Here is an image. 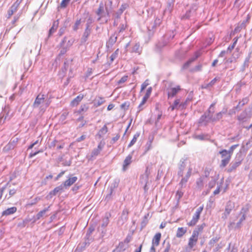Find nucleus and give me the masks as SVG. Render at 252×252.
Returning <instances> with one entry per match:
<instances>
[{
  "instance_id": "f257e3e1",
  "label": "nucleus",
  "mask_w": 252,
  "mask_h": 252,
  "mask_svg": "<svg viewBox=\"0 0 252 252\" xmlns=\"http://www.w3.org/2000/svg\"><path fill=\"white\" fill-rule=\"evenodd\" d=\"M187 160L188 158L184 157L180 159L177 164V175L179 177H182L181 180L179 183V186L181 187V188H183L186 187V183L191 176L192 171V168L190 166H189L187 168V171L185 175L184 176L185 170L187 168Z\"/></svg>"
},
{
  "instance_id": "f03ea898",
  "label": "nucleus",
  "mask_w": 252,
  "mask_h": 252,
  "mask_svg": "<svg viewBox=\"0 0 252 252\" xmlns=\"http://www.w3.org/2000/svg\"><path fill=\"white\" fill-rule=\"evenodd\" d=\"M111 217V215L109 213H106L105 216L102 220V223L100 226L97 228V231L100 232V236L101 238H103L106 232V227L109 222V218Z\"/></svg>"
},
{
  "instance_id": "7ed1b4c3",
  "label": "nucleus",
  "mask_w": 252,
  "mask_h": 252,
  "mask_svg": "<svg viewBox=\"0 0 252 252\" xmlns=\"http://www.w3.org/2000/svg\"><path fill=\"white\" fill-rule=\"evenodd\" d=\"M150 174V171L149 167H146L145 173L141 175L140 178V183L141 185H143V189L145 192H146L149 189L148 185H150L149 181V176Z\"/></svg>"
},
{
  "instance_id": "20e7f679",
  "label": "nucleus",
  "mask_w": 252,
  "mask_h": 252,
  "mask_svg": "<svg viewBox=\"0 0 252 252\" xmlns=\"http://www.w3.org/2000/svg\"><path fill=\"white\" fill-rule=\"evenodd\" d=\"M161 23V19L159 17H157L154 22H151L150 25L147 27L149 35H153L157 27L160 26Z\"/></svg>"
},
{
  "instance_id": "39448f33",
  "label": "nucleus",
  "mask_w": 252,
  "mask_h": 252,
  "mask_svg": "<svg viewBox=\"0 0 252 252\" xmlns=\"http://www.w3.org/2000/svg\"><path fill=\"white\" fill-rule=\"evenodd\" d=\"M246 220V215L243 214L239 219L237 223H235L234 222H230L228 225V228L229 229H240L243 225V222Z\"/></svg>"
},
{
  "instance_id": "423d86ee",
  "label": "nucleus",
  "mask_w": 252,
  "mask_h": 252,
  "mask_svg": "<svg viewBox=\"0 0 252 252\" xmlns=\"http://www.w3.org/2000/svg\"><path fill=\"white\" fill-rule=\"evenodd\" d=\"M212 122V115L205 112L198 120V124L200 125L206 126L210 122Z\"/></svg>"
},
{
  "instance_id": "0eeeda50",
  "label": "nucleus",
  "mask_w": 252,
  "mask_h": 252,
  "mask_svg": "<svg viewBox=\"0 0 252 252\" xmlns=\"http://www.w3.org/2000/svg\"><path fill=\"white\" fill-rule=\"evenodd\" d=\"M64 187L61 184V185L56 187L53 190L51 191L46 196L47 199H51L53 196L56 195H60L64 191Z\"/></svg>"
},
{
  "instance_id": "6e6552de",
  "label": "nucleus",
  "mask_w": 252,
  "mask_h": 252,
  "mask_svg": "<svg viewBox=\"0 0 252 252\" xmlns=\"http://www.w3.org/2000/svg\"><path fill=\"white\" fill-rule=\"evenodd\" d=\"M198 7L196 4H192L190 8L187 11L186 13L183 15L181 17L182 20H187L190 18V17L195 13Z\"/></svg>"
},
{
  "instance_id": "1a4fd4ad",
  "label": "nucleus",
  "mask_w": 252,
  "mask_h": 252,
  "mask_svg": "<svg viewBox=\"0 0 252 252\" xmlns=\"http://www.w3.org/2000/svg\"><path fill=\"white\" fill-rule=\"evenodd\" d=\"M242 163V160L236 159L235 161H232L229 165L228 168L226 169L227 172L231 173L235 171L237 168Z\"/></svg>"
},
{
  "instance_id": "9d476101",
  "label": "nucleus",
  "mask_w": 252,
  "mask_h": 252,
  "mask_svg": "<svg viewBox=\"0 0 252 252\" xmlns=\"http://www.w3.org/2000/svg\"><path fill=\"white\" fill-rule=\"evenodd\" d=\"M198 233L196 231H193L192 234L190 238L189 239L188 243L189 249L190 251L196 245L198 240Z\"/></svg>"
},
{
  "instance_id": "9b49d317",
  "label": "nucleus",
  "mask_w": 252,
  "mask_h": 252,
  "mask_svg": "<svg viewBox=\"0 0 252 252\" xmlns=\"http://www.w3.org/2000/svg\"><path fill=\"white\" fill-rule=\"evenodd\" d=\"M45 95L39 94L36 96L34 102L33 103L32 106L33 108H38L41 104L45 101Z\"/></svg>"
},
{
  "instance_id": "f8f14e48",
  "label": "nucleus",
  "mask_w": 252,
  "mask_h": 252,
  "mask_svg": "<svg viewBox=\"0 0 252 252\" xmlns=\"http://www.w3.org/2000/svg\"><path fill=\"white\" fill-rule=\"evenodd\" d=\"M128 7V5L127 3H124L122 4L120 9L116 12H114L113 14V18L115 19H119L121 18V16L127 7Z\"/></svg>"
},
{
  "instance_id": "ddd939ff",
  "label": "nucleus",
  "mask_w": 252,
  "mask_h": 252,
  "mask_svg": "<svg viewBox=\"0 0 252 252\" xmlns=\"http://www.w3.org/2000/svg\"><path fill=\"white\" fill-rule=\"evenodd\" d=\"M251 113L250 111L248 112L247 109H246L237 117V119L240 122L244 123L246 121L247 118L251 117Z\"/></svg>"
},
{
  "instance_id": "4468645a",
  "label": "nucleus",
  "mask_w": 252,
  "mask_h": 252,
  "mask_svg": "<svg viewBox=\"0 0 252 252\" xmlns=\"http://www.w3.org/2000/svg\"><path fill=\"white\" fill-rule=\"evenodd\" d=\"M17 142V138L12 139L10 142L4 147L3 150L5 152H8L13 149L16 146Z\"/></svg>"
},
{
  "instance_id": "2eb2a0df",
  "label": "nucleus",
  "mask_w": 252,
  "mask_h": 252,
  "mask_svg": "<svg viewBox=\"0 0 252 252\" xmlns=\"http://www.w3.org/2000/svg\"><path fill=\"white\" fill-rule=\"evenodd\" d=\"M180 90L181 88L179 86H178L177 87L171 88L168 89L167 95L168 99L174 97Z\"/></svg>"
},
{
  "instance_id": "dca6fc26",
  "label": "nucleus",
  "mask_w": 252,
  "mask_h": 252,
  "mask_svg": "<svg viewBox=\"0 0 252 252\" xmlns=\"http://www.w3.org/2000/svg\"><path fill=\"white\" fill-rule=\"evenodd\" d=\"M251 52L249 53L247 57L245 58L243 64L240 68V72H244L245 71L246 69L247 68H248L249 66L250 60L251 58Z\"/></svg>"
},
{
  "instance_id": "f3484780",
  "label": "nucleus",
  "mask_w": 252,
  "mask_h": 252,
  "mask_svg": "<svg viewBox=\"0 0 252 252\" xmlns=\"http://www.w3.org/2000/svg\"><path fill=\"white\" fill-rule=\"evenodd\" d=\"M234 207V204L233 202L230 201H229L227 202L226 205L225 206V212L223 213V215L225 216V218H226L227 216L229 215L230 213Z\"/></svg>"
},
{
  "instance_id": "a211bd4d",
  "label": "nucleus",
  "mask_w": 252,
  "mask_h": 252,
  "mask_svg": "<svg viewBox=\"0 0 252 252\" xmlns=\"http://www.w3.org/2000/svg\"><path fill=\"white\" fill-rule=\"evenodd\" d=\"M132 152L130 154L128 155L125 158L123 162V170L126 171L127 169V166L131 163V159L132 157Z\"/></svg>"
},
{
  "instance_id": "6ab92c4d",
  "label": "nucleus",
  "mask_w": 252,
  "mask_h": 252,
  "mask_svg": "<svg viewBox=\"0 0 252 252\" xmlns=\"http://www.w3.org/2000/svg\"><path fill=\"white\" fill-rule=\"evenodd\" d=\"M152 87H149L146 91V93L144 96L143 97L142 100L138 106V108H140L147 101L148 99L150 97L151 94L152 93Z\"/></svg>"
},
{
  "instance_id": "aec40b11",
  "label": "nucleus",
  "mask_w": 252,
  "mask_h": 252,
  "mask_svg": "<svg viewBox=\"0 0 252 252\" xmlns=\"http://www.w3.org/2000/svg\"><path fill=\"white\" fill-rule=\"evenodd\" d=\"M199 57V55L196 53L194 57L189 59L183 65L182 69H187L191 64L192 63L194 62Z\"/></svg>"
},
{
  "instance_id": "412c9836",
  "label": "nucleus",
  "mask_w": 252,
  "mask_h": 252,
  "mask_svg": "<svg viewBox=\"0 0 252 252\" xmlns=\"http://www.w3.org/2000/svg\"><path fill=\"white\" fill-rule=\"evenodd\" d=\"M77 177H70L67 180H66L63 184V185L64 187L65 188H67V187H69L72 185L74 183L76 182L77 180Z\"/></svg>"
},
{
  "instance_id": "4be33fe9",
  "label": "nucleus",
  "mask_w": 252,
  "mask_h": 252,
  "mask_svg": "<svg viewBox=\"0 0 252 252\" xmlns=\"http://www.w3.org/2000/svg\"><path fill=\"white\" fill-rule=\"evenodd\" d=\"M161 237L160 233L158 232L155 234L152 240V245L154 246H158L159 244L160 240Z\"/></svg>"
},
{
  "instance_id": "5701e85b",
  "label": "nucleus",
  "mask_w": 252,
  "mask_h": 252,
  "mask_svg": "<svg viewBox=\"0 0 252 252\" xmlns=\"http://www.w3.org/2000/svg\"><path fill=\"white\" fill-rule=\"evenodd\" d=\"M246 27V25L245 23H239L237 26L235 27L234 31L232 32L231 34L234 35L235 33L240 32L241 30L245 29Z\"/></svg>"
},
{
  "instance_id": "b1692460",
  "label": "nucleus",
  "mask_w": 252,
  "mask_h": 252,
  "mask_svg": "<svg viewBox=\"0 0 252 252\" xmlns=\"http://www.w3.org/2000/svg\"><path fill=\"white\" fill-rule=\"evenodd\" d=\"M16 211H17V208L15 207H12L11 208H9L2 212V215L7 216L14 214V213H15L16 212Z\"/></svg>"
},
{
  "instance_id": "393cba45",
  "label": "nucleus",
  "mask_w": 252,
  "mask_h": 252,
  "mask_svg": "<svg viewBox=\"0 0 252 252\" xmlns=\"http://www.w3.org/2000/svg\"><path fill=\"white\" fill-rule=\"evenodd\" d=\"M117 40V36L115 34L112 35L108 41L107 42L106 46L109 47V46L112 47L116 42Z\"/></svg>"
},
{
  "instance_id": "a878e982",
  "label": "nucleus",
  "mask_w": 252,
  "mask_h": 252,
  "mask_svg": "<svg viewBox=\"0 0 252 252\" xmlns=\"http://www.w3.org/2000/svg\"><path fill=\"white\" fill-rule=\"evenodd\" d=\"M59 22V20H57L55 21L53 24V26L50 28L49 31L48 36L50 37L56 31L57 28L58 27Z\"/></svg>"
},
{
  "instance_id": "bb28decb",
  "label": "nucleus",
  "mask_w": 252,
  "mask_h": 252,
  "mask_svg": "<svg viewBox=\"0 0 252 252\" xmlns=\"http://www.w3.org/2000/svg\"><path fill=\"white\" fill-rule=\"evenodd\" d=\"M91 31L92 30H85L81 39L82 43H85L87 41L88 38L91 33Z\"/></svg>"
},
{
  "instance_id": "cd10ccee",
  "label": "nucleus",
  "mask_w": 252,
  "mask_h": 252,
  "mask_svg": "<svg viewBox=\"0 0 252 252\" xmlns=\"http://www.w3.org/2000/svg\"><path fill=\"white\" fill-rule=\"evenodd\" d=\"M87 239L85 240V242H83L82 244H79L76 249V250H80V251H82L83 249H84L87 246L89 245L90 244V241L91 239H89V237H86Z\"/></svg>"
},
{
  "instance_id": "c85d7f7f",
  "label": "nucleus",
  "mask_w": 252,
  "mask_h": 252,
  "mask_svg": "<svg viewBox=\"0 0 252 252\" xmlns=\"http://www.w3.org/2000/svg\"><path fill=\"white\" fill-rule=\"evenodd\" d=\"M51 206V205H50L49 206H48V207L44 209L43 210H42V211H40L39 212H38L36 215V217H35V219L34 220V221H35L36 220H39L41 217H42L43 216V215L47 212L49 211V208L50 207V206Z\"/></svg>"
},
{
  "instance_id": "c756f323",
  "label": "nucleus",
  "mask_w": 252,
  "mask_h": 252,
  "mask_svg": "<svg viewBox=\"0 0 252 252\" xmlns=\"http://www.w3.org/2000/svg\"><path fill=\"white\" fill-rule=\"evenodd\" d=\"M200 216L195 214L193 216L192 220L188 223V225L189 226H193L196 224L197 222L198 221Z\"/></svg>"
},
{
  "instance_id": "7c9ffc66",
  "label": "nucleus",
  "mask_w": 252,
  "mask_h": 252,
  "mask_svg": "<svg viewBox=\"0 0 252 252\" xmlns=\"http://www.w3.org/2000/svg\"><path fill=\"white\" fill-rule=\"evenodd\" d=\"M119 53V49H117L110 56V63H108L105 65L107 67H109L113 61L118 57Z\"/></svg>"
},
{
  "instance_id": "2f4dec72",
  "label": "nucleus",
  "mask_w": 252,
  "mask_h": 252,
  "mask_svg": "<svg viewBox=\"0 0 252 252\" xmlns=\"http://www.w3.org/2000/svg\"><path fill=\"white\" fill-rule=\"evenodd\" d=\"M226 113V110H222L221 112H220L218 113L216 116L213 117L212 116V122H217L219 121L220 119H221L222 118L223 114H224Z\"/></svg>"
},
{
  "instance_id": "473e14b6",
  "label": "nucleus",
  "mask_w": 252,
  "mask_h": 252,
  "mask_svg": "<svg viewBox=\"0 0 252 252\" xmlns=\"http://www.w3.org/2000/svg\"><path fill=\"white\" fill-rule=\"evenodd\" d=\"M128 213L129 212L127 209H125L123 210L121 216V219L122 220L123 223L126 222L128 220Z\"/></svg>"
},
{
  "instance_id": "72a5a7b5",
  "label": "nucleus",
  "mask_w": 252,
  "mask_h": 252,
  "mask_svg": "<svg viewBox=\"0 0 252 252\" xmlns=\"http://www.w3.org/2000/svg\"><path fill=\"white\" fill-rule=\"evenodd\" d=\"M175 1V0H168L167 2L166 10L171 13L172 11L173 8L174 7Z\"/></svg>"
},
{
  "instance_id": "f704fd0d",
  "label": "nucleus",
  "mask_w": 252,
  "mask_h": 252,
  "mask_svg": "<svg viewBox=\"0 0 252 252\" xmlns=\"http://www.w3.org/2000/svg\"><path fill=\"white\" fill-rule=\"evenodd\" d=\"M108 131V128L106 125H105L102 128L100 129L98 132L96 134V136H98L99 138H101L105 134H106Z\"/></svg>"
},
{
  "instance_id": "c9c22d12",
  "label": "nucleus",
  "mask_w": 252,
  "mask_h": 252,
  "mask_svg": "<svg viewBox=\"0 0 252 252\" xmlns=\"http://www.w3.org/2000/svg\"><path fill=\"white\" fill-rule=\"evenodd\" d=\"M220 239V237H213V238H212L210 241L209 242V243H208V245H209V247H208V248L211 250V248L214 247L215 244H216V243H217L219 240Z\"/></svg>"
},
{
  "instance_id": "e433bc0d",
  "label": "nucleus",
  "mask_w": 252,
  "mask_h": 252,
  "mask_svg": "<svg viewBox=\"0 0 252 252\" xmlns=\"http://www.w3.org/2000/svg\"><path fill=\"white\" fill-rule=\"evenodd\" d=\"M186 228L179 227L177 231L176 237L178 238H181L186 233Z\"/></svg>"
},
{
  "instance_id": "4c0bfd02",
  "label": "nucleus",
  "mask_w": 252,
  "mask_h": 252,
  "mask_svg": "<svg viewBox=\"0 0 252 252\" xmlns=\"http://www.w3.org/2000/svg\"><path fill=\"white\" fill-rule=\"evenodd\" d=\"M72 61V59L65 60V61L64 62L63 67L62 68V70L63 72H65L67 71Z\"/></svg>"
},
{
  "instance_id": "58836bf2",
  "label": "nucleus",
  "mask_w": 252,
  "mask_h": 252,
  "mask_svg": "<svg viewBox=\"0 0 252 252\" xmlns=\"http://www.w3.org/2000/svg\"><path fill=\"white\" fill-rule=\"evenodd\" d=\"M103 148V145H101V143H100L97 146V148L94 149L92 151V154L93 156H97L102 150Z\"/></svg>"
},
{
  "instance_id": "ea45409f",
  "label": "nucleus",
  "mask_w": 252,
  "mask_h": 252,
  "mask_svg": "<svg viewBox=\"0 0 252 252\" xmlns=\"http://www.w3.org/2000/svg\"><path fill=\"white\" fill-rule=\"evenodd\" d=\"M219 154L220 155L221 158L223 159L224 158H228L229 156V159H231V155L227 152V150L225 149L222 150L219 152Z\"/></svg>"
},
{
  "instance_id": "a19ab883",
  "label": "nucleus",
  "mask_w": 252,
  "mask_h": 252,
  "mask_svg": "<svg viewBox=\"0 0 252 252\" xmlns=\"http://www.w3.org/2000/svg\"><path fill=\"white\" fill-rule=\"evenodd\" d=\"M84 95L83 94H80L75 97L72 101L71 104L73 106L77 105L83 98Z\"/></svg>"
},
{
  "instance_id": "79ce46f5",
  "label": "nucleus",
  "mask_w": 252,
  "mask_h": 252,
  "mask_svg": "<svg viewBox=\"0 0 252 252\" xmlns=\"http://www.w3.org/2000/svg\"><path fill=\"white\" fill-rule=\"evenodd\" d=\"M230 159H229V156L228 158H224L222 159L220 164V168H223L225 167L230 162Z\"/></svg>"
},
{
  "instance_id": "37998d69",
  "label": "nucleus",
  "mask_w": 252,
  "mask_h": 252,
  "mask_svg": "<svg viewBox=\"0 0 252 252\" xmlns=\"http://www.w3.org/2000/svg\"><path fill=\"white\" fill-rule=\"evenodd\" d=\"M141 48L139 43H136L132 48L131 52L137 53L140 54L141 52Z\"/></svg>"
},
{
  "instance_id": "c03bdc74",
  "label": "nucleus",
  "mask_w": 252,
  "mask_h": 252,
  "mask_svg": "<svg viewBox=\"0 0 252 252\" xmlns=\"http://www.w3.org/2000/svg\"><path fill=\"white\" fill-rule=\"evenodd\" d=\"M83 15L85 17V18L87 19V23L91 25L93 22V17L91 16V15L89 14L88 12H85Z\"/></svg>"
},
{
  "instance_id": "a18cd8bd",
  "label": "nucleus",
  "mask_w": 252,
  "mask_h": 252,
  "mask_svg": "<svg viewBox=\"0 0 252 252\" xmlns=\"http://www.w3.org/2000/svg\"><path fill=\"white\" fill-rule=\"evenodd\" d=\"M120 181V180L119 178L115 179L113 183L111 184L110 188L114 189H115L118 188Z\"/></svg>"
},
{
  "instance_id": "49530a36",
  "label": "nucleus",
  "mask_w": 252,
  "mask_h": 252,
  "mask_svg": "<svg viewBox=\"0 0 252 252\" xmlns=\"http://www.w3.org/2000/svg\"><path fill=\"white\" fill-rule=\"evenodd\" d=\"M17 10V8L12 5L7 11L8 17L7 18H9Z\"/></svg>"
},
{
  "instance_id": "de8ad7c7",
  "label": "nucleus",
  "mask_w": 252,
  "mask_h": 252,
  "mask_svg": "<svg viewBox=\"0 0 252 252\" xmlns=\"http://www.w3.org/2000/svg\"><path fill=\"white\" fill-rule=\"evenodd\" d=\"M139 135H140L139 133H136V134H135L134 135L132 139L131 140L130 143L128 145V148H130V147H131L132 145H133L135 143V142H136L137 139L138 137L139 136Z\"/></svg>"
},
{
  "instance_id": "09e8293b",
  "label": "nucleus",
  "mask_w": 252,
  "mask_h": 252,
  "mask_svg": "<svg viewBox=\"0 0 252 252\" xmlns=\"http://www.w3.org/2000/svg\"><path fill=\"white\" fill-rule=\"evenodd\" d=\"M148 214L144 217L143 220L141 223V230L143 229L147 224L148 222Z\"/></svg>"
},
{
  "instance_id": "8fccbe9b",
  "label": "nucleus",
  "mask_w": 252,
  "mask_h": 252,
  "mask_svg": "<svg viewBox=\"0 0 252 252\" xmlns=\"http://www.w3.org/2000/svg\"><path fill=\"white\" fill-rule=\"evenodd\" d=\"M104 12V5L103 3L101 2L99 5L97 10L96 12V14L99 16Z\"/></svg>"
},
{
  "instance_id": "3c124183",
  "label": "nucleus",
  "mask_w": 252,
  "mask_h": 252,
  "mask_svg": "<svg viewBox=\"0 0 252 252\" xmlns=\"http://www.w3.org/2000/svg\"><path fill=\"white\" fill-rule=\"evenodd\" d=\"M152 140H149L146 143L145 147V151L144 153V154H145L149 150H150L152 148Z\"/></svg>"
},
{
  "instance_id": "603ef678",
  "label": "nucleus",
  "mask_w": 252,
  "mask_h": 252,
  "mask_svg": "<svg viewBox=\"0 0 252 252\" xmlns=\"http://www.w3.org/2000/svg\"><path fill=\"white\" fill-rule=\"evenodd\" d=\"M206 226L205 223H203L201 225H199L197 226V227L193 230V231H196L198 233V236L199 235V233L202 231L203 228Z\"/></svg>"
},
{
  "instance_id": "864d4df0",
  "label": "nucleus",
  "mask_w": 252,
  "mask_h": 252,
  "mask_svg": "<svg viewBox=\"0 0 252 252\" xmlns=\"http://www.w3.org/2000/svg\"><path fill=\"white\" fill-rule=\"evenodd\" d=\"M180 102V100L179 99H176L173 105L170 106V108L171 109V110H174L175 109H177L178 107L179 106V104Z\"/></svg>"
},
{
  "instance_id": "5fc2aeb1",
  "label": "nucleus",
  "mask_w": 252,
  "mask_h": 252,
  "mask_svg": "<svg viewBox=\"0 0 252 252\" xmlns=\"http://www.w3.org/2000/svg\"><path fill=\"white\" fill-rule=\"evenodd\" d=\"M88 109H89V106H88V104L82 105L80 106V108L78 110L77 112L79 114H81L83 112H86L88 110Z\"/></svg>"
},
{
  "instance_id": "6e6d98bb",
  "label": "nucleus",
  "mask_w": 252,
  "mask_h": 252,
  "mask_svg": "<svg viewBox=\"0 0 252 252\" xmlns=\"http://www.w3.org/2000/svg\"><path fill=\"white\" fill-rule=\"evenodd\" d=\"M104 102V100H103V98L101 97H99L98 99L95 100L94 102V106L95 107H98L100 106Z\"/></svg>"
},
{
  "instance_id": "4d7b16f0",
  "label": "nucleus",
  "mask_w": 252,
  "mask_h": 252,
  "mask_svg": "<svg viewBox=\"0 0 252 252\" xmlns=\"http://www.w3.org/2000/svg\"><path fill=\"white\" fill-rule=\"evenodd\" d=\"M70 0H63L59 7H60L61 8H66L67 5L69 4Z\"/></svg>"
},
{
  "instance_id": "13d9d810",
  "label": "nucleus",
  "mask_w": 252,
  "mask_h": 252,
  "mask_svg": "<svg viewBox=\"0 0 252 252\" xmlns=\"http://www.w3.org/2000/svg\"><path fill=\"white\" fill-rule=\"evenodd\" d=\"M81 22V19H77L76 20L72 28L74 31H77L78 30Z\"/></svg>"
},
{
  "instance_id": "bf43d9fd",
  "label": "nucleus",
  "mask_w": 252,
  "mask_h": 252,
  "mask_svg": "<svg viewBox=\"0 0 252 252\" xmlns=\"http://www.w3.org/2000/svg\"><path fill=\"white\" fill-rule=\"evenodd\" d=\"M249 209V205L246 204L244 207H243L242 208L241 211L240 213V215L245 214L246 216V213L248 212Z\"/></svg>"
},
{
  "instance_id": "052dcab7",
  "label": "nucleus",
  "mask_w": 252,
  "mask_h": 252,
  "mask_svg": "<svg viewBox=\"0 0 252 252\" xmlns=\"http://www.w3.org/2000/svg\"><path fill=\"white\" fill-rule=\"evenodd\" d=\"M130 103L128 101H126L122 104L120 106L121 108L124 110H126L128 109Z\"/></svg>"
},
{
  "instance_id": "680f3d73",
  "label": "nucleus",
  "mask_w": 252,
  "mask_h": 252,
  "mask_svg": "<svg viewBox=\"0 0 252 252\" xmlns=\"http://www.w3.org/2000/svg\"><path fill=\"white\" fill-rule=\"evenodd\" d=\"M220 78L219 77H216L213 79L209 83L207 84V86H213L217 81H220Z\"/></svg>"
},
{
  "instance_id": "e2e57ef3",
  "label": "nucleus",
  "mask_w": 252,
  "mask_h": 252,
  "mask_svg": "<svg viewBox=\"0 0 252 252\" xmlns=\"http://www.w3.org/2000/svg\"><path fill=\"white\" fill-rule=\"evenodd\" d=\"M184 194V192H182L181 190H178L176 193V198L177 201L179 202L180 199L182 197Z\"/></svg>"
},
{
  "instance_id": "0e129e2a",
  "label": "nucleus",
  "mask_w": 252,
  "mask_h": 252,
  "mask_svg": "<svg viewBox=\"0 0 252 252\" xmlns=\"http://www.w3.org/2000/svg\"><path fill=\"white\" fill-rule=\"evenodd\" d=\"M113 191H114V189H110L109 188V193L106 195V196L105 197V200H107V201H109L111 199V196L112 195Z\"/></svg>"
},
{
  "instance_id": "69168bd1",
  "label": "nucleus",
  "mask_w": 252,
  "mask_h": 252,
  "mask_svg": "<svg viewBox=\"0 0 252 252\" xmlns=\"http://www.w3.org/2000/svg\"><path fill=\"white\" fill-rule=\"evenodd\" d=\"M128 248L127 245H126L124 242H120L119 244V246L117 248V249H121L122 250L126 251V250Z\"/></svg>"
},
{
  "instance_id": "338daca9",
  "label": "nucleus",
  "mask_w": 252,
  "mask_h": 252,
  "mask_svg": "<svg viewBox=\"0 0 252 252\" xmlns=\"http://www.w3.org/2000/svg\"><path fill=\"white\" fill-rule=\"evenodd\" d=\"M215 105V103H212L210 106L208 110L206 112L207 114H210L213 115V113L215 112V110L214 109V107Z\"/></svg>"
},
{
  "instance_id": "774afa93",
  "label": "nucleus",
  "mask_w": 252,
  "mask_h": 252,
  "mask_svg": "<svg viewBox=\"0 0 252 252\" xmlns=\"http://www.w3.org/2000/svg\"><path fill=\"white\" fill-rule=\"evenodd\" d=\"M29 220H23L22 222H20L18 223V226L19 227L23 228L26 226V224L29 222Z\"/></svg>"
}]
</instances>
